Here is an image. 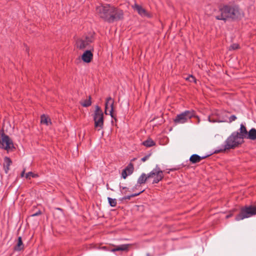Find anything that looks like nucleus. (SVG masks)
<instances>
[{
	"label": "nucleus",
	"instance_id": "f257e3e1",
	"mask_svg": "<svg viewBox=\"0 0 256 256\" xmlns=\"http://www.w3.org/2000/svg\"><path fill=\"white\" fill-rule=\"evenodd\" d=\"M220 14L216 16V18L218 20L226 21L228 18L236 20L240 18L242 16L239 6L235 4H228L220 8Z\"/></svg>",
	"mask_w": 256,
	"mask_h": 256
},
{
	"label": "nucleus",
	"instance_id": "f03ea898",
	"mask_svg": "<svg viewBox=\"0 0 256 256\" xmlns=\"http://www.w3.org/2000/svg\"><path fill=\"white\" fill-rule=\"evenodd\" d=\"M243 142L238 135V132H233L225 140L224 145V149L222 150H226L234 149Z\"/></svg>",
	"mask_w": 256,
	"mask_h": 256
},
{
	"label": "nucleus",
	"instance_id": "7ed1b4c3",
	"mask_svg": "<svg viewBox=\"0 0 256 256\" xmlns=\"http://www.w3.org/2000/svg\"><path fill=\"white\" fill-rule=\"evenodd\" d=\"M114 10V6L105 4L97 6L96 10L97 14L100 18L109 22V17L112 16V11Z\"/></svg>",
	"mask_w": 256,
	"mask_h": 256
},
{
	"label": "nucleus",
	"instance_id": "20e7f679",
	"mask_svg": "<svg viewBox=\"0 0 256 256\" xmlns=\"http://www.w3.org/2000/svg\"><path fill=\"white\" fill-rule=\"evenodd\" d=\"M256 214V206H246L241 208L239 214L236 216L235 220L236 221H239L246 218H248Z\"/></svg>",
	"mask_w": 256,
	"mask_h": 256
},
{
	"label": "nucleus",
	"instance_id": "39448f33",
	"mask_svg": "<svg viewBox=\"0 0 256 256\" xmlns=\"http://www.w3.org/2000/svg\"><path fill=\"white\" fill-rule=\"evenodd\" d=\"M96 110L94 114V128L98 130H100L104 127V114L100 108L96 106Z\"/></svg>",
	"mask_w": 256,
	"mask_h": 256
},
{
	"label": "nucleus",
	"instance_id": "423d86ee",
	"mask_svg": "<svg viewBox=\"0 0 256 256\" xmlns=\"http://www.w3.org/2000/svg\"><path fill=\"white\" fill-rule=\"evenodd\" d=\"M0 148L8 152L13 151L15 149L12 140L4 132H2L0 137Z\"/></svg>",
	"mask_w": 256,
	"mask_h": 256
},
{
	"label": "nucleus",
	"instance_id": "0eeeda50",
	"mask_svg": "<svg viewBox=\"0 0 256 256\" xmlns=\"http://www.w3.org/2000/svg\"><path fill=\"white\" fill-rule=\"evenodd\" d=\"M93 41L92 36H86L81 39L78 40L76 42V46L77 48L83 50L88 47V45Z\"/></svg>",
	"mask_w": 256,
	"mask_h": 256
},
{
	"label": "nucleus",
	"instance_id": "6e6552de",
	"mask_svg": "<svg viewBox=\"0 0 256 256\" xmlns=\"http://www.w3.org/2000/svg\"><path fill=\"white\" fill-rule=\"evenodd\" d=\"M149 178H153L152 184H157L164 178L163 172L159 169H154L148 174Z\"/></svg>",
	"mask_w": 256,
	"mask_h": 256
},
{
	"label": "nucleus",
	"instance_id": "1a4fd4ad",
	"mask_svg": "<svg viewBox=\"0 0 256 256\" xmlns=\"http://www.w3.org/2000/svg\"><path fill=\"white\" fill-rule=\"evenodd\" d=\"M112 16L109 17V22L110 23L122 19L124 18V12L120 8L114 6V10L112 11Z\"/></svg>",
	"mask_w": 256,
	"mask_h": 256
},
{
	"label": "nucleus",
	"instance_id": "9d476101",
	"mask_svg": "<svg viewBox=\"0 0 256 256\" xmlns=\"http://www.w3.org/2000/svg\"><path fill=\"white\" fill-rule=\"evenodd\" d=\"M194 116L193 112L189 110H186L180 114H177V124H184L187 122Z\"/></svg>",
	"mask_w": 256,
	"mask_h": 256
},
{
	"label": "nucleus",
	"instance_id": "9b49d317",
	"mask_svg": "<svg viewBox=\"0 0 256 256\" xmlns=\"http://www.w3.org/2000/svg\"><path fill=\"white\" fill-rule=\"evenodd\" d=\"M114 100L111 97L107 98L106 99V102L105 104V111L104 112L106 114H108V111L109 107L110 108V110L109 114L110 115L112 118H115L114 114Z\"/></svg>",
	"mask_w": 256,
	"mask_h": 256
},
{
	"label": "nucleus",
	"instance_id": "f8f14e48",
	"mask_svg": "<svg viewBox=\"0 0 256 256\" xmlns=\"http://www.w3.org/2000/svg\"><path fill=\"white\" fill-rule=\"evenodd\" d=\"M94 49L86 50L82 56V60L86 62H90L93 58L92 51Z\"/></svg>",
	"mask_w": 256,
	"mask_h": 256
},
{
	"label": "nucleus",
	"instance_id": "ddd939ff",
	"mask_svg": "<svg viewBox=\"0 0 256 256\" xmlns=\"http://www.w3.org/2000/svg\"><path fill=\"white\" fill-rule=\"evenodd\" d=\"M208 156H200L196 154H194L191 156L190 158V161L192 164H196L198 162H199L203 159H204L205 158H207Z\"/></svg>",
	"mask_w": 256,
	"mask_h": 256
},
{
	"label": "nucleus",
	"instance_id": "4468645a",
	"mask_svg": "<svg viewBox=\"0 0 256 256\" xmlns=\"http://www.w3.org/2000/svg\"><path fill=\"white\" fill-rule=\"evenodd\" d=\"M148 179V174H142L138 180V185L136 186L135 188H140V184H144Z\"/></svg>",
	"mask_w": 256,
	"mask_h": 256
},
{
	"label": "nucleus",
	"instance_id": "2eb2a0df",
	"mask_svg": "<svg viewBox=\"0 0 256 256\" xmlns=\"http://www.w3.org/2000/svg\"><path fill=\"white\" fill-rule=\"evenodd\" d=\"M239 130L240 132H238V136L243 140L244 138H246L248 133L246 127L242 124L240 126Z\"/></svg>",
	"mask_w": 256,
	"mask_h": 256
},
{
	"label": "nucleus",
	"instance_id": "dca6fc26",
	"mask_svg": "<svg viewBox=\"0 0 256 256\" xmlns=\"http://www.w3.org/2000/svg\"><path fill=\"white\" fill-rule=\"evenodd\" d=\"M12 164V161L8 157H5L4 158V171L7 174L10 170V166Z\"/></svg>",
	"mask_w": 256,
	"mask_h": 256
},
{
	"label": "nucleus",
	"instance_id": "f3484780",
	"mask_svg": "<svg viewBox=\"0 0 256 256\" xmlns=\"http://www.w3.org/2000/svg\"><path fill=\"white\" fill-rule=\"evenodd\" d=\"M132 8L136 10L141 16H144L146 15V10L140 6L138 4H134V5L132 6Z\"/></svg>",
	"mask_w": 256,
	"mask_h": 256
},
{
	"label": "nucleus",
	"instance_id": "a211bd4d",
	"mask_svg": "<svg viewBox=\"0 0 256 256\" xmlns=\"http://www.w3.org/2000/svg\"><path fill=\"white\" fill-rule=\"evenodd\" d=\"M130 246L131 245L130 244H122L116 247L112 250V251H128L129 250V248H130Z\"/></svg>",
	"mask_w": 256,
	"mask_h": 256
},
{
	"label": "nucleus",
	"instance_id": "6ab92c4d",
	"mask_svg": "<svg viewBox=\"0 0 256 256\" xmlns=\"http://www.w3.org/2000/svg\"><path fill=\"white\" fill-rule=\"evenodd\" d=\"M247 138H249L251 140H256V130L254 128H252L250 130L249 132L248 133V135L246 137Z\"/></svg>",
	"mask_w": 256,
	"mask_h": 256
},
{
	"label": "nucleus",
	"instance_id": "aec40b11",
	"mask_svg": "<svg viewBox=\"0 0 256 256\" xmlns=\"http://www.w3.org/2000/svg\"><path fill=\"white\" fill-rule=\"evenodd\" d=\"M142 144L146 147H151L154 146L156 143L152 138H148L142 142Z\"/></svg>",
	"mask_w": 256,
	"mask_h": 256
},
{
	"label": "nucleus",
	"instance_id": "412c9836",
	"mask_svg": "<svg viewBox=\"0 0 256 256\" xmlns=\"http://www.w3.org/2000/svg\"><path fill=\"white\" fill-rule=\"evenodd\" d=\"M40 122L42 124H45L46 126L51 124L50 118L48 116L44 114L41 116Z\"/></svg>",
	"mask_w": 256,
	"mask_h": 256
},
{
	"label": "nucleus",
	"instance_id": "4be33fe9",
	"mask_svg": "<svg viewBox=\"0 0 256 256\" xmlns=\"http://www.w3.org/2000/svg\"><path fill=\"white\" fill-rule=\"evenodd\" d=\"M80 104L84 107L90 106L92 104L91 96H89L88 99L82 100L80 102Z\"/></svg>",
	"mask_w": 256,
	"mask_h": 256
},
{
	"label": "nucleus",
	"instance_id": "5701e85b",
	"mask_svg": "<svg viewBox=\"0 0 256 256\" xmlns=\"http://www.w3.org/2000/svg\"><path fill=\"white\" fill-rule=\"evenodd\" d=\"M24 245L22 241H18L17 244L14 246V250L16 251H20L24 249Z\"/></svg>",
	"mask_w": 256,
	"mask_h": 256
},
{
	"label": "nucleus",
	"instance_id": "b1692460",
	"mask_svg": "<svg viewBox=\"0 0 256 256\" xmlns=\"http://www.w3.org/2000/svg\"><path fill=\"white\" fill-rule=\"evenodd\" d=\"M134 165L130 163L126 168L124 169V170L128 172V174L130 175L134 171Z\"/></svg>",
	"mask_w": 256,
	"mask_h": 256
},
{
	"label": "nucleus",
	"instance_id": "393cba45",
	"mask_svg": "<svg viewBox=\"0 0 256 256\" xmlns=\"http://www.w3.org/2000/svg\"><path fill=\"white\" fill-rule=\"evenodd\" d=\"M184 79L190 82H196V80L195 77H194L192 75H188L186 77L184 78Z\"/></svg>",
	"mask_w": 256,
	"mask_h": 256
},
{
	"label": "nucleus",
	"instance_id": "a878e982",
	"mask_svg": "<svg viewBox=\"0 0 256 256\" xmlns=\"http://www.w3.org/2000/svg\"><path fill=\"white\" fill-rule=\"evenodd\" d=\"M108 201L109 204L111 206L114 207L116 206V200L115 198H108Z\"/></svg>",
	"mask_w": 256,
	"mask_h": 256
},
{
	"label": "nucleus",
	"instance_id": "bb28decb",
	"mask_svg": "<svg viewBox=\"0 0 256 256\" xmlns=\"http://www.w3.org/2000/svg\"><path fill=\"white\" fill-rule=\"evenodd\" d=\"M144 191V190H141L139 192H138L137 194H132L131 196H125V197L123 198L122 200H130L132 197H134V196H138L142 192Z\"/></svg>",
	"mask_w": 256,
	"mask_h": 256
},
{
	"label": "nucleus",
	"instance_id": "cd10ccee",
	"mask_svg": "<svg viewBox=\"0 0 256 256\" xmlns=\"http://www.w3.org/2000/svg\"><path fill=\"white\" fill-rule=\"evenodd\" d=\"M38 176L37 174H34L32 172H28L26 175V178L28 179H30L31 177L32 178H36Z\"/></svg>",
	"mask_w": 256,
	"mask_h": 256
},
{
	"label": "nucleus",
	"instance_id": "c85d7f7f",
	"mask_svg": "<svg viewBox=\"0 0 256 256\" xmlns=\"http://www.w3.org/2000/svg\"><path fill=\"white\" fill-rule=\"evenodd\" d=\"M239 48H240V46L238 44H231L230 46L229 50H236Z\"/></svg>",
	"mask_w": 256,
	"mask_h": 256
},
{
	"label": "nucleus",
	"instance_id": "c756f323",
	"mask_svg": "<svg viewBox=\"0 0 256 256\" xmlns=\"http://www.w3.org/2000/svg\"><path fill=\"white\" fill-rule=\"evenodd\" d=\"M129 175L128 172L124 170L122 172V177L125 179Z\"/></svg>",
	"mask_w": 256,
	"mask_h": 256
},
{
	"label": "nucleus",
	"instance_id": "7c9ffc66",
	"mask_svg": "<svg viewBox=\"0 0 256 256\" xmlns=\"http://www.w3.org/2000/svg\"><path fill=\"white\" fill-rule=\"evenodd\" d=\"M236 119V117L234 115H232L230 118V122H232L235 120Z\"/></svg>",
	"mask_w": 256,
	"mask_h": 256
},
{
	"label": "nucleus",
	"instance_id": "2f4dec72",
	"mask_svg": "<svg viewBox=\"0 0 256 256\" xmlns=\"http://www.w3.org/2000/svg\"><path fill=\"white\" fill-rule=\"evenodd\" d=\"M149 156H144V158H142V161L143 162H144L149 158Z\"/></svg>",
	"mask_w": 256,
	"mask_h": 256
},
{
	"label": "nucleus",
	"instance_id": "473e14b6",
	"mask_svg": "<svg viewBox=\"0 0 256 256\" xmlns=\"http://www.w3.org/2000/svg\"><path fill=\"white\" fill-rule=\"evenodd\" d=\"M127 190H128V188L126 187H124L122 188L121 192L122 193L125 194Z\"/></svg>",
	"mask_w": 256,
	"mask_h": 256
},
{
	"label": "nucleus",
	"instance_id": "72a5a7b5",
	"mask_svg": "<svg viewBox=\"0 0 256 256\" xmlns=\"http://www.w3.org/2000/svg\"><path fill=\"white\" fill-rule=\"evenodd\" d=\"M41 214V212L40 211H38V212H37L36 213V214H34L32 215V216H38V215H40Z\"/></svg>",
	"mask_w": 256,
	"mask_h": 256
},
{
	"label": "nucleus",
	"instance_id": "f704fd0d",
	"mask_svg": "<svg viewBox=\"0 0 256 256\" xmlns=\"http://www.w3.org/2000/svg\"><path fill=\"white\" fill-rule=\"evenodd\" d=\"M24 172H25V170H24L22 171V174H21V176H24Z\"/></svg>",
	"mask_w": 256,
	"mask_h": 256
},
{
	"label": "nucleus",
	"instance_id": "c9c22d12",
	"mask_svg": "<svg viewBox=\"0 0 256 256\" xmlns=\"http://www.w3.org/2000/svg\"><path fill=\"white\" fill-rule=\"evenodd\" d=\"M18 240H22V238H21V237H19V238H18Z\"/></svg>",
	"mask_w": 256,
	"mask_h": 256
},
{
	"label": "nucleus",
	"instance_id": "e433bc0d",
	"mask_svg": "<svg viewBox=\"0 0 256 256\" xmlns=\"http://www.w3.org/2000/svg\"><path fill=\"white\" fill-rule=\"evenodd\" d=\"M208 119H209V121H210V122H211V120H210V118H208Z\"/></svg>",
	"mask_w": 256,
	"mask_h": 256
},
{
	"label": "nucleus",
	"instance_id": "4c0bfd02",
	"mask_svg": "<svg viewBox=\"0 0 256 256\" xmlns=\"http://www.w3.org/2000/svg\"><path fill=\"white\" fill-rule=\"evenodd\" d=\"M230 216H227L226 218H229Z\"/></svg>",
	"mask_w": 256,
	"mask_h": 256
}]
</instances>
